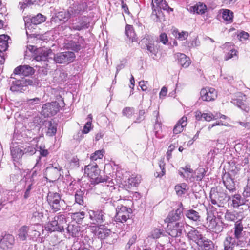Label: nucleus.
I'll use <instances>...</instances> for the list:
<instances>
[{"instance_id":"f257e3e1","label":"nucleus","mask_w":250,"mask_h":250,"mask_svg":"<svg viewBox=\"0 0 250 250\" xmlns=\"http://www.w3.org/2000/svg\"><path fill=\"white\" fill-rule=\"evenodd\" d=\"M84 173L91 179L92 184H97L100 183L109 181V177L103 178L100 175V170L96 164H91L86 166L84 168Z\"/></svg>"},{"instance_id":"f03ea898","label":"nucleus","mask_w":250,"mask_h":250,"mask_svg":"<svg viewBox=\"0 0 250 250\" xmlns=\"http://www.w3.org/2000/svg\"><path fill=\"white\" fill-rule=\"evenodd\" d=\"M66 223L64 215L61 214L56 216L52 221L45 225V230L49 232L55 231L62 232L64 230V227L67 225Z\"/></svg>"},{"instance_id":"7ed1b4c3","label":"nucleus","mask_w":250,"mask_h":250,"mask_svg":"<svg viewBox=\"0 0 250 250\" xmlns=\"http://www.w3.org/2000/svg\"><path fill=\"white\" fill-rule=\"evenodd\" d=\"M47 201L54 212H57L61 209H64L65 207L64 200L61 199V196L58 193L49 192L47 196Z\"/></svg>"},{"instance_id":"20e7f679","label":"nucleus","mask_w":250,"mask_h":250,"mask_svg":"<svg viewBox=\"0 0 250 250\" xmlns=\"http://www.w3.org/2000/svg\"><path fill=\"white\" fill-rule=\"evenodd\" d=\"M88 213L92 224L102 226L104 223L105 224L107 216L104 210L99 209L89 210Z\"/></svg>"},{"instance_id":"39448f33","label":"nucleus","mask_w":250,"mask_h":250,"mask_svg":"<svg viewBox=\"0 0 250 250\" xmlns=\"http://www.w3.org/2000/svg\"><path fill=\"white\" fill-rule=\"evenodd\" d=\"M209 197L212 204L216 205L218 207H223L226 202V194L217 188L211 189Z\"/></svg>"},{"instance_id":"423d86ee","label":"nucleus","mask_w":250,"mask_h":250,"mask_svg":"<svg viewBox=\"0 0 250 250\" xmlns=\"http://www.w3.org/2000/svg\"><path fill=\"white\" fill-rule=\"evenodd\" d=\"M13 81L11 82L10 90L13 92L21 93L27 89L28 85L30 84L29 80L27 79L16 80L11 78Z\"/></svg>"},{"instance_id":"0eeeda50","label":"nucleus","mask_w":250,"mask_h":250,"mask_svg":"<svg viewBox=\"0 0 250 250\" xmlns=\"http://www.w3.org/2000/svg\"><path fill=\"white\" fill-rule=\"evenodd\" d=\"M61 106L57 102L47 103L42 106V114L45 117L54 116L59 111Z\"/></svg>"},{"instance_id":"6e6552de","label":"nucleus","mask_w":250,"mask_h":250,"mask_svg":"<svg viewBox=\"0 0 250 250\" xmlns=\"http://www.w3.org/2000/svg\"><path fill=\"white\" fill-rule=\"evenodd\" d=\"M131 213V208L122 205L118 206L116 208L115 221L122 223L125 222L129 218V214Z\"/></svg>"},{"instance_id":"1a4fd4ad","label":"nucleus","mask_w":250,"mask_h":250,"mask_svg":"<svg viewBox=\"0 0 250 250\" xmlns=\"http://www.w3.org/2000/svg\"><path fill=\"white\" fill-rule=\"evenodd\" d=\"M185 223L183 221L175 223V224H169L167 225V233L173 238L180 237L184 229Z\"/></svg>"},{"instance_id":"9d476101","label":"nucleus","mask_w":250,"mask_h":250,"mask_svg":"<svg viewBox=\"0 0 250 250\" xmlns=\"http://www.w3.org/2000/svg\"><path fill=\"white\" fill-rule=\"evenodd\" d=\"M61 169L62 168L58 164L51 165L46 167L44 174L49 181H55L61 175L60 173Z\"/></svg>"},{"instance_id":"9b49d317","label":"nucleus","mask_w":250,"mask_h":250,"mask_svg":"<svg viewBox=\"0 0 250 250\" xmlns=\"http://www.w3.org/2000/svg\"><path fill=\"white\" fill-rule=\"evenodd\" d=\"M75 57L74 52L67 51L56 54L54 57V60L58 63H69L73 62Z\"/></svg>"},{"instance_id":"f8f14e48","label":"nucleus","mask_w":250,"mask_h":250,"mask_svg":"<svg viewBox=\"0 0 250 250\" xmlns=\"http://www.w3.org/2000/svg\"><path fill=\"white\" fill-rule=\"evenodd\" d=\"M84 42V39L82 37H79L77 40H70L65 42L64 47L68 49L78 52L83 48Z\"/></svg>"},{"instance_id":"ddd939ff","label":"nucleus","mask_w":250,"mask_h":250,"mask_svg":"<svg viewBox=\"0 0 250 250\" xmlns=\"http://www.w3.org/2000/svg\"><path fill=\"white\" fill-rule=\"evenodd\" d=\"M200 95L203 101H213L217 97V92L213 88L206 87L201 89Z\"/></svg>"},{"instance_id":"4468645a","label":"nucleus","mask_w":250,"mask_h":250,"mask_svg":"<svg viewBox=\"0 0 250 250\" xmlns=\"http://www.w3.org/2000/svg\"><path fill=\"white\" fill-rule=\"evenodd\" d=\"M183 209L178 208L175 211L170 212L167 217L165 220L166 223L169 224H175V223L180 222V220L183 216Z\"/></svg>"},{"instance_id":"2eb2a0df","label":"nucleus","mask_w":250,"mask_h":250,"mask_svg":"<svg viewBox=\"0 0 250 250\" xmlns=\"http://www.w3.org/2000/svg\"><path fill=\"white\" fill-rule=\"evenodd\" d=\"M30 227L29 238L34 240L39 238L44 232L43 227L41 224H36Z\"/></svg>"},{"instance_id":"dca6fc26","label":"nucleus","mask_w":250,"mask_h":250,"mask_svg":"<svg viewBox=\"0 0 250 250\" xmlns=\"http://www.w3.org/2000/svg\"><path fill=\"white\" fill-rule=\"evenodd\" d=\"M237 245L235 238L227 234L223 242V250H234Z\"/></svg>"},{"instance_id":"f3484780","label":"nucleus","mask_w":250,"mask_h":250,"mask_svg":"<svg viewBox=\"0 0 250 250\" xmlns=\"http://www.w3.org/2000/svg\"><path fill=\"white\" fill-rule=\"evenodd\" d=\"M34 73V69L28 65H21L17 67L14 70V74L25 77L31 75Z\"/></svg>"},{"instance_id":"a211bd4d","label":"nucleus","mask_w":250,"mask_h":250,"mask_svg":"<svg viewBox=\"0 0 250 250\" xmlns=\"http://www.w3.org/2000/svg\"><path fill=\"white\" fill-rule=\"evenodd\" d=\"M89 26V19L86 16H84L82 17L80 21L77 23H73L69 28L71 30L81 31L83 29L88 28Z\"/></svg>"},{"instance_id":"6ab92c4d","label":"nucleus","mask_w":250,"mask_h":250,"mask_svg":"<svg viewBox=\"0 0 250 250\" xmlns=\"http://www.w3.org/2000/svg\"><path fill=\"white\" fill-rule=\"evenodd\" d=\"M15 243L14 237L11 234H5L3 236L0 242V247L4 249L11 248Z\"/></svg>"},{"instance_id":"aec40b11","label":"nucleus","mask_w":250,"mask_h":250,"mask_svg":"<svg viewBox=\"0 0 250 250\" xmlns=\"http://www.w3.org/2000/svg\"><path fill=\"white\" fill-rule=\"evenodd\" d=\"M187 237L189 240H192L197 244L203 238V236L201 233L192 227H191L190 230L187 233Z\"/></svg>"},{"instance_id":"412c9836","label":"nucleus","mask_w":250,"mask_h":250,"mask_svg":"<svg viewBox=\"0 0 250 250\" xmlns=\"http://www.w3.org/2000/svg\"><path fill=\"white\" fill-rule=\"evenodd\" d=\"M223 183L226 188L229 191L233 192L235 190V184L229 174H226L223 177Z\"/></svg>"},{"instance_id":"4be33fe9","label":"nucleus","mask_w":250,"mask_h":250,"mask_svg":"<svg viewBox=\"0 0 250 250\" xmlns=\"http://www.w3.org/2000/svg\"><path fill=\"white\" fill-rule=\"evenodd\" d=\"M175 57L178 60V63L183 67L187 68L191 63L189 58L184 54L179 53L175 55Z\"/></svg>"},{"instance_id":"5701e85b","label":"nucleus","mask_w":250,"mask_h":250,"mask_svg":"<svg viewBox=\"0 0 250 250\" xmlns=\"http://www.w3.org/2000/svg\"><path fill=\"white\" fill-rule=\"evenodd\" d=\"M187 125V118L186 116L182 117L177 122L173 128V133L177 134L183 130V128Z\"/></svg>"},{"instance_id":"b1692460","label":"nucleus","mask_w":250,"mask_h":250,"mask_svg":"<svg viewBox=\"0 0 250 250\" xmlns=\"http://www.w3.org/2000/svg\"><path fill=\"white\" fill-rule=\"evenodd\" d=\"M206 171L204 168H199L194 171V174H191V177H189V180L190 182L194 181H200L204 177Z\"/></svg>"},{"instance_id":"393cba45","label":"nucleus","mask_w":250,"mask_h":250,"mask_svg":"<svg viewBox=\"0 0 250 250\" xmlns=\"http://www.w3.org/2000/svg\"><path fill=\"white\" fill-rule=\"evenodd\" d=\"M30 227L23 226L18 230V238L21 241H25L28 237H29Z\"/></svg>"},{"instance_id":"a878e982","label":"nucleus","mask_w":250,"mask_h":250,"mask_svg":"<svg viewBox=\"0 0 250 250\" xmlns=\"http://www.w3.org/2000/svg\"><path fill=\"white\" fill-rule=\"evenodd\" d=\"M245 95H243V96H241V99H232L231 101V103L246 112H248L249 111V107L247 106L244 102L245 100Z\"/></svg>"},{"instance_id":"bb28decb","label":"nucleus","mask_w":250,"mask_h":250,"mask_svg":"<svg viewBox=\"0 0 250 250\" xmlns=\"http://www.w3.org/2000/svg\"><path fill=\"white\" fill-rule=\"evenodd\" d=\"M234 235L235 239H240L243 236V225L241 220L235 222L234 224Z\"/></svg>"},{"instance_id":"cd10ccee","label":"nucleus","mask_w":250,"mask_h":250,"mask_svg":"<svg viewBox=\"0 0 250 250\" xmlns=\"http://www.w3.org/2000/svg\"><path fill=\"white\" fill-rule=\"evenodd\" d=\"M248 200L243 198L240 194H235L232 196V205L235 208H238L239 206L247 204Z\"/></svg>"},{"instance_id":"c85d7f7f","label":"nucleus","mask_w":250,"mask_h":250,"mask_svg":"<svg viewBox=\"0 0 250 250\" xmlns=\"http://www.w3.org/2000/svg\"><path fill=\"white\" fill-rule=\"evenodd\" d=\"M31 142H33V143H27L25 145L24 149L22 150L23 154L33 155L35 153L36 151L37 141L34 139Z\"/></svg>"},{"instance_id":"c756f323","label":"nucleus","mask_w":250,"mask_h":250,"mask_svg":"<svg viewBox=\"0 0 250 250\" xmlns=\"http://www.w3.org/2000/svg\"><path fill=\"white\" fill-rule=\"evenodd\" d=\"M83 10V7L81 4H73L67 10L70 18L78 16Z\"/></svg>"},{"instance_id":"7c9ffc66","label":"nucleus","mask_w":250,"mask_h":250,"mask_svg":"<svg viewBox=\"0 0 250 250\" xmlns=\"http://www.w3.org/2000/svg\"><path fill=\"white\" fill-rule=\"evenodd\" d=\"M202 250H214L213 242L203 237V239L198 244Z\"/></svg>"},{"instance_id":"2f4dec72","label":"nucleus","mask_w":250,"mask_h":250,"mask_svg":"<svg viewBox=\"0 0 250 250\" xmlns=\"http://www.w3.org/2000/svg\"><path fill=\"white\" fill-rule=\"evenodd\" d=\"M45 21V17L42 15L41 14H38L36 16L32 17L31 19V24H29V26L28 25V23H26L25 25L27 28L29 29V27L30 26L36 25L41 23Z\"/></svg>"},{"instance_id":"473e14b6","label":"nucleus","mask_w":250,"mask_h":250,"mask_svg":"<svg viewBox=\"0 0 250 250\" xmlns=\"http://www.w3.org/2000/svg\"><path fill=\"white\" fill-rule=\"evenodd\" d=\"M104 225L99 226L97 229V235L99 238L104 239L108 237L111 233L110 229L104 228Z\"/></svg>"},{"instance_id":"72a5a7b5","label":"nucleus","mask_w":250,"mask_h":250,"mask_svg":"<svg viewBox=\"0 0 250 250\" xmlns=\"http://www.w3.org/2000/svg\"><path fill=\"white\" fill-rule=\"evenodd\" d=\"M185 216L190 220L197 221L199 220L200 216L199 213L193 209L187 210L185 212Z\"/></svg>"},{"instance_id":"f704fd0d","label":"nucleus","mask_w":250,"mask_h":250,"mask_svg":"<svg viewBox=\"0 0 250 250\" xmlns=\"http://www.w3.org/2000/svg\"><path fill=\"white\" fill-rule=\"evenodd\" d=\"M125 34L127 37L132 42L137 41L136 34L132 25H126L125 26Z\"/></svg>"},{"instance_id":"c9c22d12","label":"nucleus","mask_w":250,"mask_h":250,"mask_svg":"<svg viewBox=\"0 0 250 250\" xmlns=\"http://www.w3.org/2000/svg\"><path fill=\"white\" fill-rule=\"evenodd\" d=\"M45 126L47 128L46 135L48 136H53L55 135L57 131V125L52 123L51 121L45 123Z\"/></svg>"},{"instance_id":"e433bc0d","label":"nucleus","mask_w":250,"mask_h":250,"mask_svg":"<svg viewBox=\"0 0 250 250\" xmlns=\"http://www.w3.org/2000/svg\"><path fill=\"white\" fill-rule=\"evenodd\" d=\"M238 213L235 211L227 210L225 214V219L228 222H235L238 221Z\"/></svg>"},{"instance_id":"4c0bfd02","label":"nucleus","mask_w":250,"mask_h":250,"mask_svg":"<svg viewBox=\"0 0 250 250\" xmlns=\"http://www.w3.org/2000/svg\"><path fill=\"white\" fill-rule=\"evenodd\" d=\"M10 37L6 35L2 34L0 35V51H5L8 48V40Z\"/></svg>"},{"instance_id":"58836bf2","label":"nucleus","mask_w":250,"mask_h":250,"mask_svg":"<svg viewBox=\"0 0 250 250\" xmlns=\"http://www.w3.org/2000/svg\"><path fill=\"white\" fill-rule=\"evenodd\" d=\"M151 15V19L155 22H160L162 17V13L159 8H154Z\"/></svg>"},{"instance_id":"ea45409f","label":"nucleus","mask_w":250,"mask_h":250,"mask_svg":"<svg viewBox=\"0 0 250 250\" xmlns=\"http://www.w3.org/2000/svg\"><path fill=\"white\" fill-rule=\"evenodd\" d=\"M172 34L173 36L180 41L186 40L188 35V32L182 31L181 32H179L177 29H174L172 31Z\"/></svg>"},{"instance_id":"a19ab883","label":"nucleus","mask_w":250,"mask_h":250,"mask_svg":"<svg viewBox=\"0 0 250 250\" xmlns=\"http://www.w3.org/2000/svg\"><path fill=\"white\" fill-rule=\"evenodd\" d=\"M233 13L230 10L225 9L222 12V18L224 21L228 23H231L233 21Z\"/></svg>"},{"instance_id":"79ce46f5","label":"nucleus","mask_w":250,"mask_h":250,"mask_svg":"<svg viewBox=\"0 0 250 250\" xmlns=\"http://www.w3.org/2000/svg\"><path fill=\"white\" fill-rule=\"evenodd\" d=\"M56 18L61 21L65 22L68 20L70 18V15L67 11H60L56 14Z\"/></svg>"},{"instance_id":"37998d69","label":"nucleus","mask_w":250,"mask_h":250,"mask_svg":"<svg viewBox=\"0 0 250 250\" xmlns=\"http://www.w3.org/2000/svg\"><path fill=\"white\" fill-rule=\"evenodd\" d=\"M217 222L216 218L215 216H208L207 218V228H208L209 229H212L214 228V227L216 225Z\"/></svg>"},{"instance_id":"c03bdc74","label":"nucleus","mask_w":250,"mask_h":250,"mask_svg":"<svg viewBox=\"0 0 250 250\" xmlns=\"http://www.w3.org/2000/svg\"><path fill=\"white\" fill-rule=\"evenodd\" d=\"M84 192L81 190H77L75 194V202L80 205L83 204Z\"/></svg>"},{"instance_id":"a18cd8bd","label":"nucleus","mask_w":250,"mask_h":250,"mask_svg":"<svg viewBox=\"0 0 250 250\" xmlns=\"http://www.w3.org/2000/svg\"><path fill=\"white\" fill-rule=\"evenodd\" d=\"M67 232L72 236H76L80 230L77 226L69 224L67 227Z\"/></svg>"},{"instance_id":"49530a36","label":"nucleus","mask_w":250,"mask_h":250,"mask_svg":"<svg viewBox=\"0 0 250 250\" xmlns=\"http://www.w3.org/2000/svg\"><path fill=\"white\" fill-rule=\"evenodd\" d=\"M187 188L188 186L185 183H183L180 185H176L175 187V190L178 195H181L184 194L185 191L187 190Z\"/></svg>"},{"instance_id":"de8ad7c7","label":"nucleus","mask_w":250,"mask_h":250,"mask_svg":"<svg viewBox=\"0 0 250 250\" xmlns=\"http://www.w3.org/2000/svg\"><path fill=\"white\" fill-rule=\"evenodd\" d=\"M38 0H25L23 2H19V8L20 10L25 9L26 7L38 2Z\"/></svg>"},{"instance_id":"09e8293b","label":"nucleus","mask_w":250,"mask_h":250,"mask_svg":"<svg viewBox=\"0 0 250 250\" xmlns=\"http://www.w3.org/2000/svg\"><path fill=\"white\" fill-rule=\"evenodd\" d=\"M192 8L193 12L199 14H203L205 13L206 10V6L200 3L195 5L192 7Z\"/></svg>"},{"instance_id":"8fccbe9b","label":"nucleus","mask_w":250,"mask_h":250,"mask_svg":"<svg viewBox=\"0 0 250 250\" xmlns=\"http://www.w3.org/2000/svg\"><path fill=\"white\" fill-rule=\"evenodd\" d=\"M141 182V177L139 175L133 176L132 175L128 179V183L133 187H136Z\"/></svg>"},{"instance_id":"3c124183","label":"nucleus","mask_w":250,"mask_h":250,"mask_svg":"<svg viewBox=\"0 0 250 250\" xmlns=\"http://www.w3.org/2000/svg\"><path fill=\"white\" fill-rule=\"evenodd\" d=\"M228 226V224H226L222 221L218 223L217 222L216 225L212 229V230L215 233H218L222 232L224 228H226Z\"/></svg>"},{"instance_id":"603ef678","label":"nucleus","mask_w":250,"mask_h":250,"mask_svg":"<svg viewBox=\"0 0 250 250\" xmlns=\"http://www.w3.org/2000/svg\"><path fill=\"white\" fill-rule=\"evenodd\" d=\"M104 152V151L103 150L96 151L91 155L90 158L92 161L101 159L103 158Z\"/></svg>"},{"instance_id":"864d4df0","label":"nucleus","mask_w":250,"mask_h":250,"mask_svg":"<svg viewBox=\"0 0 250 250\" xmlns=\"http://www.w3.org/2000/svg\"><path fill=\"white\" fill-rule=\"evenodd\" d=\"M11 153L12 157L14 158H20L23 154L22 150L19 148H13L11 149Z\"/></svg>"},{"instance_id":"5fc2aeb1","label":"nucleus","mask_w":250,"mask_h":250,"mask_svg":"<svg viewBox=\"0 0 250 250\" xmlns=\"http://www.w3.org/2000/svg\"><path fill=\"white\" fill-rule=\"evenodd\" d=\"M219 118L217 114H213L209 112L208 113H203V119L206 121L209 122L212 120H216Z\"/></svg>"},{"instance_id":"6e6d98bb","label":"nucleus","mask_w":250,"mask_h":250,"mask_svg":"<svg viewBox=\"0 0 250 250\" xmlns=\"http://www.w3.org/2000/svg\"><path fill=\"white\" fill-rule=\"evenodd\" d=\"M84 212L82 211L71 213V217L72 219H73L74 220H76L77 222L80 221V220L83 219L84 218Z\"/></svg>"},{"instance_id":"4d7b16f0","label":"nucleus","mask_w":250,"mask_h":250,"mask_svg":"<svg viewBox=\"0 0 250 250\" xmlns=\"http://www.w3.org/2000/svg\"><path fill=\"white\" fill-rule=\"evenodd\" d=\"M162 234V231L159 229H154L150 232V237L153 239H158Z\"/></svg>"},{"instance_id":"13d9d810","label":"nucleus","mask_w":250,"mask_h":250,"mask_svg":"<svg viewBox=\"0 0 250 250\" xmlns=\"http://www.w3.org/2000/svg\"><path fill=\"white\" fill-rule=\"evenodd\" d=\"M244 197H250V177L248 178L247 183L244 188V190L243 193Z\"/></svg>"},{"instance_id":"bf43d9fd","label":"nucleus","mask_w":250,"mask_h":250,"mask_svg":"<svg viewBox=\"0 0 250 250\" xmlns=\"http://www.w3.org/2000/svg\"><path fill=\"white\" fill-rule=\"evenodd\" d=\"M43 55L41 56H37L36 60L37 61L39 60H45L47 59L48 57H49L50 55L52 54V51L50 49H48L47 50L43 51Z\"/></svg>"},{"instance_id":"052dcab7","label":"nucleus","mask_w":250,"mask_h":250,"mask_svg":"<svg viewBox=\"0 0 250 250\" xmlns=\"http://www.w3.org/2000/svg\"><path fill=\"white\" fill-rule=\"evenodd\" d=\"M134 113V109L132 108L126 107L123 109L122 114L124 116L128 118L130 117Z\"/></svg>"},{"instance_id":"680f3d73","label":"nucleus","mask_w":250,"mask_h":250,"mask_svg":"<svg viewBox=\"0 0 250 250\" xmlns=\"http://www.w3.org/2000/svg\"><path fill=\"white\" fill-rule=\"evenodd\" d=\"M146 47L147 51L152 54H155L156 52V50L154 46V43L152 42H148L146 44Z\"/></svg>"},{"instance_id":"e2e57ef3","label":"nucleus","mask_w":250,"mask_h":250,"mask_svg":"<svg viewBox=\"0 0 250 250\" xmlns=\"http://www.w3.org/2000/svg\"><path fill=\"white\" fill-rule=\"evenodd\" d=\"M237 53V51L236 50L231 49L230 51L225 55V60L227 61L231 59L234 56H236Z\"/></svg>"},{"instance_id":"0e129e2a","label":"nucleus","mask_w":250,"mask_h":250,"mask_svg":"<svg viewBox=\"0 0 250 250\" xmlns=\"http://www.w3.org/2000/svg\"><path fill=\"white\" fill-rule=\"evenodd\" d=\"M182 170L184 171L187 176V179H189V177H191L192 174L193 173V170L188 166H186L184 168H181Z\"/></svg>"},{"instance_id":"69168bd1","label":"nucleus","mask_w":250,"mask_h":250,"mask_svg":"<svg viewBox=\"0 0 250 250\" xmlns=\"http://www.w3.org/2000/svg\"><path fill=\"white\" fill-rule=\"evenodd\" d=\"M43 213L42 211H36L32 214V218H34L36 220L39 221L42 220L43 217Z\"/></svg>"},{"instance_id":"338daca9","label":"nucleus","mask_w":250,"mask_h":250,"mask_svg":"<svg viewBox=\"0 0 250 250\" xmlns=\"http://www.w3.org/2000/svg\"><path fill=\"white\" fill-rule=\"evenodd\" d=\"M42 165V163L41 162V157H39L37 159V162L35 166L34 167V169H35L34 171H33L32 176V177H34L37 175V170L39 168V167Z\"/></svg>"},{"instance_id":"774afa93","label":"nucleus","mask_w":250,"mask_h":250,"mask_svg":"<svg viewBox=\"0 0 250 250\" xmlns=\"http://www.w3.org/2000/svg\"><path fill=\"white\" fill-rule=\"evenodd\" d=\"M219 152V149L218 148H213L211 149L208 154V157L213 159L215 156Z\"/></svg>"}]
</instances>
